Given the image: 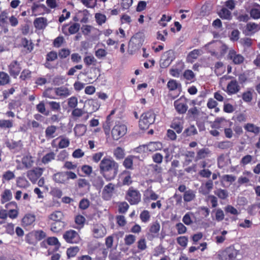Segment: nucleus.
<instances>
[{"label":"nucleus","instance_id":"4d7b16f0","mask_svg":"<svg viewBox=\"0 0 260 260\" xmlns=\"http://www.w3.org/2000/svg\"><path fill=\"white\" fill-rule=\"evenodd\" d=\"M36 109L39 113L45 116H48L49 114V111L46 110L45 105L43 101L40 102L36 105Z\"/></svg>","mask_w":260,"mask_h":260},{"label":"nucleus","instance_id":"f8f14e48","mask_svg":"<svg viewBox=\"0 0 260 260\" xmlns=\"http://www.w3.org/2000/svg\"><path fill=\"white\" fill-rule=\"evenodd\" d=\"M145 35L143 32L136 33L131 39L129 45L135 49H139L144 42Z\"/></svg>","mask_w":260,"mask_h":260},{"label":"nucleus","instance_id":"dca6fc26","mask_svg":"<svg viewBox=\"0 0 260 260\" xmlns=\"http://www.w3.org/2000/svg\"><path fill=\"white\" fill-rule=\"evenodd\" d=\"M228 58L231 60L233 63L236 65L242 64L245 60V58L242 55L237 53L234 49H231L229 51Z\"/></svg>","mask_w":260,"mask_h":260},{"label":"nucleus","instance_id":"ea45409f","mask_svg":"<svg viewBox=\"0 0 260 260\" xmlns=\"http://www.w3.org/2000/svg\"><path fill=\"white\" fill-rule=\"evenodd\" d=\"M12 199V194L10 189L4 190L1 194V203L2 204L10 201Z\"/></svg>","mask_w":260,"mask_h":260},{"label":"nucleus","instance_id":"cd10ccee","mask_svg":"<svg viewBox=\"0 0 260 260\" xmlns=\"http://www.w3.org/2000/svg\"><path fill=\"white\" fill-rule=\"evenodd\" d=\"M65 226V222L62 221L52 222L50 225V230L53 233H58Z\"/></svg>","mask_w":260,"mask_h":260},{"label":"nucleus","instance_id":"de8ad7c7","mask_svg":"<svg viewBox=\"0 0 260 260\" xmlns=\"http://www.w3.org/2000/svg\"><path fill=\"white\" fill-rule=\"evenodd\" d=\"M86 221L85 218L81 215H78L75 217V222L77 225L76 228L77 229L80 230L83 228Z\"/></svg>","mask_w":260,"mask_h":260},{"label":"nucleus","instance_id":"37998d69","mask_svg":"<svg viewBox=\"0 0 260 260\" xmlns=\"http://www.w3.org/2000/svg\"><path fill=\"white\" fill-rule=\"evenodd\" d=\"M196 198V192L191 189H188L185 191L183 194V199L185 202H189L193 200Z\"/></svg>","mask_w":260,"mask_h":260},{"label":"nucleus","instance_id":"49530a36","mask_svg":"<svg viewBox=\"0 0 260 260\" xmlns=\"http://www.w3.org/2000/svg\"><path fill=\"white\" fill-rule=\"evenodd\" d=\"M76 136L79 137L84 135L86 132V127L83 124L76 125L74 128Z\"/></svg>","mask_w":260,"mask_h":260},{"label":"nucleus","instance_id":"f3484780","mask_svg":"<svg viewBox=\"0 0 260 260\" xmlns=\"http://www.w3.org/2000/svg\"><path fill=\"white\" fill-rule=\"evenodd\" d=\"M92 232L93 237L96 239L103 238L107 234L106 229L102 224H94Z\"/></svg>","mask_w":260,"mask_h":260},{"label":"nucleus","instance_id":"4be33fe9","mask_svg":"<svg viewBox=\"0 0 260 260\" xmlns=\"http://www.w3.org/2000/svg\"><path fill=\"white\" fill-rule=\"evenodd\" d=\"M58 129V127L54 125H48L45 131L46 138L49 140L57 136V130Z\"/></svg>","mask_w":260,"mask_h":260},{"label":"nucleus","instance_id":"412c9836","mask_svg":"<svg viewBox=\"0 0 260 260\" xmlns=\"http://www.w3.org/2000/svg\"><path fill=\"white\" fill-rule=\"evenodd\" d=\"M34 27L38 30H43L48 25V20L45 17H40L34 21Z\"/></svg>","mask_w":260,"mask_h":260},{"label":"nucleus","instance_id":"f257e3e1","mask_svg":"<svg viewBox=\"0 0 260 260\" xmlns=\"http://www.w3.org/2000/svg\"><path fill=\"white\" fill-rule=\"evenodd\" d=\"M118 168V164L110 156L104 157L99 164L100 174L107 181H111L116 177Z\"/></svg>","mask_w":260,"mask_h":260},{"label":"nucleus","instance_id":"a18cd8bd","mask_svg":"<svg viewBox=\"0 0 260 260\" xmlns=\"http://www.w3.org/2000/svg\"><path fill=\"white\" fill-rule=\"evenodd\" d=\"M183 77L190 83L194 82L196 80V75L191 70H186L183 73Z\"/></svg>","mask_w":260,"mask_h":260},{"label":"nucleus","instance_id":"473e14b6","mask_svg":"<svg viewBox=\"0 0 260 260\" xmlns=\"http://www.w3.org/2000/svg\"><path fill=\"white\" fill-rule=\"evenodd\" d=\"M34 160L32 156L30 155L24 156L22 158V164L27 169L31 168L34 165Z\"/></svg>","mask_w":260,"mask_h":260},{"label":"nucleus","instance_id":"6e6552de","mask_svg":"<svg viewBox=\"0 0 260 260\" xmlns=\"http://www.w3.org/2000/svg\"><path fill=\"white\" fill-rule=\"evenodd\" d=\"M127 133V126L119 122L116 123L111 131L113 140L117 141L123 137Z\"/></svg>","mask_w":260,"mask_h":260},{"label":"nucleus","instance_id":"2eb2a0df","mask_svg":"<svg viewBox=\"0 0 260 260\" xmlns=\"http://www.w3.org/2000/svg\"><path fill=\"white\" fill-rule=\"evenodd\" d=\"M22 70L20 63L16 61L13 60L8 65V72L10 75L14 78H16Z\"/></svg>","mask_w":260,"mask_h":260},{"label":"nucleus","instance_id":"864d4df0","mask_svg":"<svg viewBox=\"0 0 260 260\" xmlns=\"http://www.w3.org/2000/svg\"><path fill=\"white\" fill-rule=\"evenodd\" d=\"M114 190V185L112 183H110L105 186L103 191V193L104 196L107 195L108 197H111Z\"/></svg>","mask_w":260,"mask_h":260},{"label":"nucleus","instance_id":"bb28decb","mask_svg":"<svg viewBox=\"0 0 260 260\" xmlns=\"http://www.w3.org/2000/svg\"><path fill=\"white\" fill-rule=\"evenodd\" d=\"M254 90L252 88H247L241 95L243 101L247 103H251L253 99Z\"/></svg>","mask_w":260,"mask_h":260},{"label":"nucleus","instance_id":"e433bc0d","mask_svg":"<svg viewBox=\"0 0 260 260\" xmlns=\"http://www.w3.org/2000/svg\"><path fill=\"white\" fill-rule=\"evenodd\" d=\"M210 153V151L208 148H202L200 149L197 152L195 160L198 161L200 159H204L207 157Z\"/></svg>","mask_w":260,"mask_h":260},{"label":"nucleus","instance_id":"ddd939ff","mask_svg":"<svg viewBox=\"0 0 260 260\" xmlns=\"http://www.w3.org/2000/svg\"><path fill=\"white\" fill-rule=\"evenodd\" d=\"M31 10L32 13V15H44L45 14H49L50 12V10L46 6L42 4H38L34 3Z\"/></svg>","mask_w":260,"mask_h":260},{"label":"nucleus","instance_id":"7ed1b4c3","mask_svg":"<svg viewBox=\"0 0 260 260\" xmlns=\"http://www.w3.org/2000/svg\"><path fill=\"white\" fill-rule=\"evenodd\" d=\"M155 120V114L152 111H148L143 113L139 121V126L141 129H148Z\"/></svg>","mask_w":260,"mask_h":260},{"label":"nucleus","instance_id":"72a5a7b5","mask_svg":"<svg viewBox=\"0 0 260 260\" xmlns=\"http://www.w3.org/2000/svg\"><path fill=\"white\" fill-rule=\"evenodd\" d=\"M202 54V51L200 49H194L190 51L187 56V60L188 62H192L193 60L196 59Z\"/></svg>","mask_w":260,"mask_h":260},{"label":"nucleus","instance_id":"393cba45","mask_svg":"<svg viewBox=\"0 0 260 260\" xmlns=\"http://www.w3.org/2000/svg\"><path fill=\"white\" fill-rule=\"evenodd\" d=\"M148 152H153L158 150H160L162 148V144L160 142H150L146 144Z\"/></svg>","mask_w":260,"mask_h":260},{"label":"nucleus","instance_id":"5701e85b","mask_svg":"<svg viewBox=\"0 0 260 260\" xmlns=\"http://www.w3.org/2000/svg\"><path fill=\"white\" fill-rule=\"evenodd\" d=\"M36 220V216L34 214L27 213L25 214L21 219V225L23 227H27L31 225Z\"/></svg>","mask_w":260,"mask_h":260},{"label":"nucleus","instance_id":"09e8293b","mask_svg":"<svg viewBox=\"0 0 260 260\" xmlns=\"http://www.w3.org/2000/svg\"><path fill=\"white\" fill-rule=\"evenodd\" d=\"M113 155L116 159H122L124 158L125 155L124 150L121 147H117L114 150Z\"/></svg>","mask_w":260,"mask_h":260},{"label":"nucleus","instance_id":"774afa93","mask_svg":"<svg viewBox=\"0 0 260 260\" xmlns=\"http://www.w3.org/2000/svg\"><path fill=\"white\" fill-rule=\"evenodd\" d=\"M163 155L159 152H156L152 155V159L156 164H160L163 160Z\"/></svg>","mask_w":260,"mask_h":260},{"label":"nucleus","instance_id":"8fccbe9b","mask_svg":"<svg viewBox=\"0 0 260 260\" xmlns=\"http://www.w3.org/2000/svg\"><path fill=\"white\" fill-rule=\"evenodd\" d=\"M55 154L54 152H50L45 154L42 158L41 161L44 164H47L55 159Z\"/></svg>","mask_w":260,"mask_h":260},{"label":"nucleus","instance_id":"f03ea898","mask_svg":"<svg viewBox=\"0 0 260 260\" xmlns=\"http://www.w3.org/2000/svg\"><path fill=\"white\" fill-rule=\"evenodd\" d=\"M77 175L72 171L58 172L52 175L53 181L58 184H66L69 183L70 179L77 178Z\"/></svg>","mask_w":260,"mask_h":260},{"label":"nucleus","instance_id":"1a4fd4ad","mask_svg":"<svg viewBox=\"0 0 260 260\" xmlns=\"http://www.w3.org/2000/svg\"><path fill=\"white\" fill-rule=\"evenodd\" d=\"M80 28V24L79 23L70 22L62 25L61 32L65 36H69L78 32Z\"/></svg>","mask_w":260,"mask_h":260},{"label":"nucleus","instance_id":"3c124183","mask_svg":"<svg viewBox=\"0 0 260 260\" xmlns=\"http://www.w3.org/2000/svg\"><path fill=\"white\" fill-rule=\"evenodd\" d=\"M160 224L157 221L153 222L150 226L149 232L154 236L157 235L160 230Z\"/></svg>","mask_w":260,"mask_h":260},{"label":"nucleus","instance_id":"13d9d810","mask_svg":"<svg viewBox=\"0 0 260 260\" xmlns=\"http://www.w3.org/2000/svg\"><path fill=\"white\" fill-rule=\"evenodd\" d=\"M13 126V120H0V127L2 128H10Z\"/></svg>","mask_w":260,"mask_h":260},{"label":"nucleus","instance_id":"a19ab883","mask_svg":"<svg viewBox=\"0 0 260 260\" xmlns=\"http://www.w3.org/2000/svg\"><path fill=\"white\" fill-rule=\"evenodd\" d=\"M57 96L66 98L71 94V91L67 87H60L56 88Z\"/></svg>","mask_w":260,"mask_h":260},{"label":"nucleus","instance_id":"0e129e2a","mask_svg":"<svg viewBox=\"0 0 260 260\" xmlns=\"http://www.w3.org/2000/svg\"><path fill=\"white\" fill-rule=\"evenodd\" d=\"M21 43L24 48H26L29 52H31L34 46L32 43L29 42L26 38H22Z\"/></svg>","mask_w":260,"mask_h":260},{"label":"nucleus","instance_id":"69168bd1","mask_svg":"<svg viewBox=\"0 0 260 260\" xmlns=\"http://www.w3.org/2000/svg\"><path fill=\"white\" fill-rule=\"evenodd\" d=\"M95 18L99 25H102L105 23L107 20L106 15L100 13L95 14Z\"/></svg>","mask_w":260,"mask_h":260},{"label":"nucleus","instance_id":"58836bf2","mask_svg":"<svg viewBox=\"0 0 260 260\" xmlns=\"http://www.w3.org/2000/svg\"><path fill=\"white\" fill-rule=\"evenodd\" d=\"M218 15L222 19L230 20L232 18L231 12L226 8H222L218 13Z\"/></svg>","mask_w":260,"mask_h":260},{"label":"nucleus","instance_id":"c9c22d12","mask_svg":"<svg viewBox=\"0 0 260 260\" xmlns=\"http://www.w3.org/2000/svg\"><path fill=\"white\" fill-rule=\"evenodd\" d=\"M57 139H60V141L58 144V147L59 149H63L68 147L70 143L69 139L64 137L62 136H60L56 139H54L52 142V145H53V142H54Z\"/></svg>","mask_w":260,"mask_h":260},{"label":"nucleus","instance_id":"79ce46f5","mask_svg":"<svg viewBox=\"0 0 260 260\" xmlns=\"http://www.w3.org/2000/svg\"><path fill=\"white\" fill-rule=\"evenodd\" d=\"M10 81V77L7 73L0 71V86L9 84Z\"/></svg>","mask_w":260,"mask_h":260},{"label":"nucleus","instance_id":"e2e57ef3","mask_svg":"<svg viewBox=\"0 0 260 260\" xmlns=\"http://www.w3.org/2000/svg\"><path fill=\"white\" fill-rule=\"evenodd\" d=\"M136 239V237L134 235L129 234L126 235L124 239V243L127 246H130L135 242Z\"/></svg>","mask_w":260,"mask_h":260},{"label":"nucleus","instance_id":"680f3d73","mask_svg":"<svg viewBox=\"0 0 260 260\" xmlns=\"http://www.w3.org/2000/svg\"><path fill=\"white\" fill-rule=\"evenodd\" d=\"M48 104L51 111L54 112H59L60 111L61 107L59 102L50 101Z\"/></svg>","mask_w":260,"mask_h":260},{"label":"nucleus","instance_id":"423d86ee","mask_svg":"<svg viewBox=\"0 0 260 260\" xmlns=\"http://www.w3.org/2000/svg\"><path fill=\"white\" fill-rule=\"evenodd\" d=\"M167 87L169 89L168 96L172 100L177 98L182 90L181 84L174 79H171L168 82Z\"/></svg>","mask_w":260,"mask_h":260},{"label":"nucleus","instance_id":"0eeeda50","mask_svg":"<svg viewBox=\"0 0 260 260\" xmlns=\"http://www.w3.org/2000/svg\"><path fill=\"white\" fill-rule=\"evenodd\" d=\"M125 199L131 205H137L141 202V194L138 190L131 186L126 192Z\"/></svg>","mask_w":260,"mask_h":260},{"label":"nucleus","instance_id":"aec40b11","mask_svg":"<svg viewBox=\"0 0 260 260\" xmlns=\"http://www.w3.org/2000/svg\"><path fill=\"white\" fill-rule=\"evenodd\" d=\"M240 90V86L236 80H231L226 87V92L229 95L234 94Z\"/></svg>","mask_w":260,"mask_h":260},{"label":"nucleus","instance_id":"b1692460","mask_svg":"<svg viewBox=\"0 0 260 260\" xmlns=\"http://www.w3.org/2000/svg\"><path fill=\"white\" fill-rule=\"evenodd\" d=\"M57 58V53L56 51H51L46 55V61L44 64L46 68L52 69L53 66L50 63L51 61H54Z\"/></svg>","mask_w":260,"mask_h":260},{"label":"nucleus","instance_id":"4c0bfd02","mask_svg":"<svg viewBox=\"0 0 260 260\" xmlns=\"http://www.w3.org/2000/svg\"><path fill=\"white\" fill-rule=\"evenodd\" d=\"M213 181L212 180H208L204 184H202L201 186V192L204 194H208L213 189Z\"/></svg>","mask_w":260,"mask_h":260},{"label":"nucleus","instance_id":"39448f33","mask_svg":"<svg viewBox=\"0 0 260 260\" xmlns=\"http://www.w3.org/2000/svg\"><path fill=\"white\" fill-rule=\"evenodd\" d=\"M47 237L46 233L42 230L34 231L26 235V242L30 245L35 246L39 241H40Z\"/></svg>","mask_w":260,"mask_h":260},{"label":"nucleus","instance_id":"052dcab7","mask_svg":"<svg viewBox=\"0 0 260 260\" xmlns=\"http://www.w3.org/2000/svg\"><path fill=\"white\" fill-rule=\"evenodd\" d=\"M140 218L142 222H147L150 218V214L148 210L142 211L140 214Z\"/></svg>","mask_w":260,"mask_h":260},{"label":"nucleus","instance_id":"6ab92c4d","mask_svg":"<svg viewBox=\"0 0 260 260\" xmlns=\"http://www.w3.org/2000/svg\"><path fill=\"white\" fill-rule=\"evenodd\" d=\"M184 123L183 118L175 117L173 119L170 127L174 129L177 134H180L183 129Z\"/></svg>","mask_w":260,"mask_h":260},{"label":"nucleus","instance_id":"338daca9","mask_svg":"<svg viewBox=\"0 0 260 260\" xmlns=\"http://www.w3.org/2000/svg\"><path fill=\"white\" fill-rule=\"evenodd\" d=\"M199 114V111L197 107H193L190 108L187 112V115L189 118H196Z\"/></svg>","mask_w":260,"mask_h":260},{"label":"nucleus","instance_id":"c756f323","mask_svg":"<svg viewBox=\"0 0 260 260\" xmlns=\"http://www.w3.org/2000/svg\"><path fill=\"white\" fill-rule=\"evenodd\" d=\"M244 128L246 132L253 133L255 135H258L260 132V127L253 123H247L244 125Z\"/></svg>","mask_w":260,"mask_h":260},{"label":"nucleus","instance_id":"20e7f679","mask_svg":"<svg viewBox=\"0 0 260 260\" xmlns=\"http://www.w3.org/2000/svg\"><path fill=\"white\" fill-rule=\"evenodd\" d=\"M240 254V251L235 248L234 245H230L218 253L219 260H236Z\"/></svg>","mask_w":260,"mask_h":260},{"label":"nucleus","instance_id":"c85d7f7f","mask_svg":"<svg viewBox=\"0 0 260 260\" xmlns=\"http://www.w3.org/2000/svg\"><path fill=\"white\" fill-rule=\"evenodd\" d=\"M64 215L63 213L60 211H55L50 214L48 216L49 220L52 222L62 221L63 219Z\"/></svg>","mask_w":260,"mask_h":260},{"label":"nucleus","instance_id":"7c9ffc66","mask_svg":"<svg viewBox=\"0 0 260 260\" xmlns=\"http://www.w3.org/2000/svg\"><path fill=\"white\" fill-rule=\"evenodd\" d=\"M112 122L113 120L112 118H110V115H108L106 121L103 124V128L106 136H109L110 135Z\"/></svg>","mask_w":260,"mask_h":260},{"label":"nucleus","instance_id":"f704fd0d","mask_svg":"<svg viewBox=\"0 0 260 260\" xmlns=\"http://www.w3.org/2000/svg\"><path fill=\"white\" fill-rule=\"evenodd\" d=\"M56 96L57 93L56 88H48L44 91L43 93V97L50 99H56Z\"/></svg>","mask_w":260,"mask_h":260},{"label":"nucleus","instance_id":"2f4dec72","mask_svg":"<svg viewBox=\"0 0 260 260\" xmlns=\"http://www.w3.org/2000/svg\"><path fill=\"white\" fill-rule=\"evenodd\" d=\"M250 17L253 19H260V5L255 4L252 7L249 11Z\"/></svg>","mask_w":260,"mask_h":260},{"label":"nucleus","instance_id":"a878e982","mask_svg":"<svg viewBox=\"0 0 260 260\" xmlns=\"http://www.w3.org/2000/svg\"><path fill=\"white\" fill-rule=\"evenodd\" d=\"M77 187L83 189L85 192H87L90 190V184L86 179L80 178L77 181Z\"/></svg>","mask_w":260,"mask_h":260},{"label":"nucleus","instance_id":"c03bdc74","mask_svg":"<svg viewBox=\"0 0 260 260\" xmlns=\"http://www.w3.org/2000/svg\"><path fill=\"white\" fill-rule=\"evenodd\" d=\"M198 134V131L196 127L193 125H191L187 128H185L182 133V135L184 137H187Z\"/></svg>","mask_w":260,"mask_h":260},{"label":"nucleus","instance_id":"4468645a","mask_svg":"<svg viewBox=\"0 0 260 260\" xmlns=\"http://www.w3.org/2000/svg\"><path fill=\"white\" fill-rule=\"evenodd\" d=\"M44 171L43 168L36 167L27 172V177L32 183H35L42 175Z\"/></svg>","mask_w":260,"mask_h":260},{"label":"nucleus","instance_id":"6e6d98bb","mask_svg":"<svg viewBox=\"0 0 260 260\" xmlns=\"http://www.w3.org/2000/svg\"><path fill=\"white\" fill-rule=\"evenodd\" d=\"M215 194L220 199L225 200L229 197L228 190L223 189H218L215 191Z\"/></svg>","mask_w":260,"mask_h":260},{"label":"nucleus","instance_id":"603ef678","mask_svg":"<svg viewBox=\"0 0 260 260\" xmlns=\"http://www.w3.org/2000/svg\"><path fill=\"white\" fill-rule=\"evenodd\" d=\"M83 61L85 65L87 67L95 66L97 63L96 59L92 55L85 56L83 59Z\"/></svg>","mask_w":260,"mask_h":260},{"label":"nucleus","instance_id":"9d476101","mask_svg":"<svg viewBox=\"0 0 260 260\" xmlns=\"http://www.w3.org/2000/svg\"><path fill=\"white\" fill-rule=\"evenodd\" d=\"M62 237L67 243L70 244H78L81 241L79 234L73 230L66 231Z\"/></svg>","mask_w":260,"mask_h":260},{"label":"nucleus","instance_id":"bf43d9fd","mask_svg":"<svg viewBox=\"0 0 260 260\" xmlns=\"http://www.w3.org/2000/svg\"><path fill=\"white\" fill-rule=\"evenodd\" d=\"M224 211L226 214L237 216L240 212L234 206L228 205L224 207Z\"/></svg>","mask_w":260,"mask_h":260},{"label":"nucleus","instance_id":"9b49d317","mask_svg":"<svg viewBox=\"0 0 260 260\" xmlns=\"http://www.w3.org/2000/svg\"><path fill=\"white\" fill-rule=\"evenodd\" d=\"M188 100L183 95L175 101L174 106L176 111L180 114H185L188 109Z\"/></svg>","mask_w":260,"mask_h":260},{"label":"nucleus","instance_id":"5fc2aeb1","mask_svg":"<svg viewBox=\"0 0 260 260\" xmlns=\"http://www.w3.org/2000/svg\"><path fill=\"white\" fill-rule=\"evenodd\" d=\"M123 174H125V176H124L122 179V185L128 186L131 185L133 181L132 180L129 172L128 171H124L123 172Z\"/></svg>","mask_w":260,"mask_h":260},{"label":"nucleus","instance_id":"a211bd4d","mask_svg":"<svg viewBox=\"0 0 260 260\" xmlns=\"http://www.w3.org/2000/svg\"><path fill=\"white\" fill-rule=\"evenodd\" d=\"M260 30V23L249 22L246 24L243 33L246 36H251Z\"/></svg>","mask_w":260,"mask_h":260}]
</instances>
